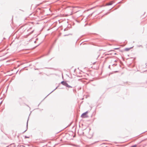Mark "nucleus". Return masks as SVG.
Listing matches in <instances>:
<instances>
[{
    "label": "nucleus",
    "mask_w": 147,
    "mask_h": 147,
    "mask_svg": "<svg viewBox=\"0 0 147 147\" xmlns=\"http://www.w3.org/2000/svg\"><path fill=\"white\" fill-rule=\"evenodd\" d=\"M136 146H137V145H135L131 146V147H136Z\"/></svg>",
    "instance_id": "obj_7"
},
{
    "label": "nucleus",
    "mask_w": 147,
    "mask_h": 147,
    "mask_svg": "<svg viewBox=\"0 0 147 147\" xmlns=\"http://www.w3.org/2000/svg\"><path fill=\"white\" fill-rule=\"evenodd\" d=\"M112 2H110L109 3H108L107 4V5H112Z\"/></svg>",
    "instance_id": "obj_5"
},
{
    "label": "nucleus",
    "mask_w": 147,
    "mask_h": 147,
    "mask_svg": "<svg viewBox=\"0 0 147 147\" xmlns=\"http://www.w3.org/2000/svg\"><path fill=\"white\" fill-rule=\"evenodd\" d=\"M72 8L71 7L67 9V15L69 16L72 14L73 11H72Z\"/></svg>",
    "instance_id": "obj_1"
},
{
    "label": "nucleus",
    "mask_w": 147,
    "mask_h": 147,
    "mask_svg": "<svg viewBox=\"0 0 147 147\" xmlns=\"http://www.w3.org/2000/svg\"><path fill=\"white\" fill-rule=\"evenodd\" d=\"M88 113V112L87 111L83 113L81 116V117L83 118L88 117L87 115Z\"/></svg>",
    "instance_id": "obj_2"
},
{
    "label": "nucleus",
    "mask_w": 147,
    "mask_h": 147,
    "mask_svg": "<svg viewBox=\"0 0 147 147\" xmlns=\"http://www.w3.org/2000/svg\"><path fill=\"white\" fill-rule=\"evenodd\" d=\"M67 85H66L65 86L68 87H71L69 86L67 83Z\"/></svg>",
    "instance_id": "obj_6"
},
{
    "label": "nucleus",
    "mask_w": 147,
    "mask_h": 147,
    "mask_svg": "<svg viewBox=\"0 0 147 147\" xmlns=\"http://www.w3.org/2000/svg\"><path fill=\"white\" fill-rule=\"evenodd\" d=\"M130 48H126L125 49V50L126 51H128L130 50Z\"/></svg>",
    "instance_id": "obj_4"
},
{
    "label": "nucleus",
    "mask_w": 147,
    "mask_h": 147,
    "mask_svg": "<svg viewBox=\"0 0 147 147\" xmlns=\"http://www.w3.org/2000/svg\"><path fill=\"white\" fill-rule=\"evenodd\" d=\"M119 49V48H115L114 49H115V50H117V49Z\"/></svg>",
    "instance_id": "obj_8"
},
{
    "label": "nucleus",
    "mask_w": 147,
    "mask_h": 147,
    "mask_svg": "<svg viewBox=\"0 0 147 147\" xmlns=\"http://www.w3.org/2000/svg\"><path fill=\"white\" fill-rule=\"evenodd\" d=\"M61 84H63V85H65V86L66 85H67V83H66V82H63H63H61Z\"/></svg>",
    "instance_id": "obj_3"
}]
</instances>
